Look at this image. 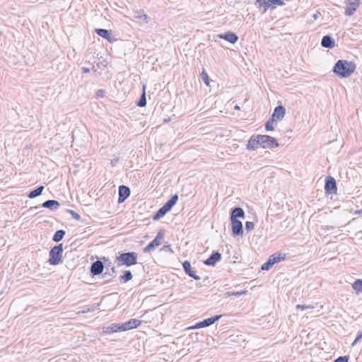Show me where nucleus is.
Returning a JSON list of instances; mask_svg holds the SVG:
<instances>
[{"instance_id": "f257e3e1", "label": "nucleus", "mask_w": 362, "mask_h": 362, "mask_svg": "<svg viewBox=\"0 0 362 362\" xmlns=\"http://www.w3.org/2000/svg\"><path fill=\"white\" fill-rule=\"evenodd\" d=\"M355 70L354 62L343 59L338 60L333 68V72L340 78L349 77Z\"/></svg>"}, {"instance_id": "f03ea898", "label": "nucleus", "mask_w": 362, "mask_h": 362, "mask_svg": "<svg viewBox=\"0 0 362 362\" xmlns=\"http://www.w3.org/2000/svg\"><path fill=\"white\" fill-rule=\"evenodd\" d=\"M245 211L240 207H235L231 210L230 221L232 226V232L235 235H242L243 234V223L238 218H243Z\"/></svg>"}, {"instance_id": "7ed1b4c3", "label": "nucleus", "mask_w": 362, "mask_h": 362, "mask_svg": "<svg viewBox=\"0 0 362 362\" xmlns=\"http://www.w3.org/2000/svg\"><path fill=\"white\" fill-rule=\"evenodd\" d=\"M138 255L134 252L122 253L117 257L118 265L132 266L137 263Z\"/></svg>"}, {"instance_id": "20e7f679", "label": "nucleus", "mask_w": 362, "mask_h": 362, "mask_svg": "<svg viewBox=\"0 0 362 362\" xmlns=\"http://www.w3.org/2000/svg\"><path fill=\"white\" fill-rule=\"evenodd\" d=\"M63 253V246L62 244H59L53 247L49 253V263L51 265H57L62 262Z\"/></svg>"}, {"instance_id": "39448f33", "label": "nucleus", "mask_w": 362, "mask_h": 362, "mask_svg": "<svg viewBox=\"0 0 362 362\" xmlns=\"http://www.w3.org/2000/svg\"><path fill=\"white\" fill-rule=\"evenodd\" d=\"M260 147L263 148H273L279 146V143L274 137L268 135H259Z\"/></svg>"}, {"instance_id": "423d86ee", "label": "nucleus", "mask_w": 362, "mask_h": 362, "mask_svg": "<svg viewBox=\"0 0 362 362\" xmlns=\"http://www.w3.org/2000/svg\"><path fill=\"white\" fill-rule=\"evenodd\" d=\"M164 238V234L160 230L158 233L156 237L144 248V252L148 253L153 251L157 247H158Z\"/></svg>"}, {"instance_id": "0eeeda50", "label": "nucleus", "mask_w": 362, "mask_h": 362, "mask_svg": "<svg viewBox=\"0 0 362 362\" xmlns=\"http://www.w3.org/2000/svg\"><path fill=\"white\" fill-rule=\"evenodd\" d=\"M323 305H320L319 308L315 310V307L313 305H297L296 308L297 309H301L303 310H308L306 313L307 317L308 316L311 317H316L319 316L320 315V310L322 309Z\"/></svg>"}, {"instance_id": "6e6552de", "label": "nucleus", "mask_w": 362, "mask_h": 362, "mask_svg": "<svg viewBox=\"0 0 362 362\" xmlns=\"http://www.w3.org/2000/svg\"><path fill=\"white\" fill-rule=\"evenodd\" d=\"M221 317V315H215L214 317L205 319L202 322H197L194 326L190 327L189 329H200L202 327H209V326L213 325L214 323H215L216 322H217Z\"/></svg>"}, {"instance_id": "1a4fd4ad", "label": "nucleus", "mask_w": 362, "mask_h": 362, "mask_svg": "<svg viewBox=\"0 0 362 362\" xmlns=\"http://www.w3.org/2000/svg\"><path fill=\"white\" fill-rule=\"evenodd\" d=\"M346 9L345 15L348 16H352L359 6L360 0H345Z\"/></svg>"}, {"instance_id": "9d476101", "label": "nucleus", "mask_w": 362, "mask_h": 362, "mask_svg": "<svg viewBox=\"0 0 362 362\" xmlns=\"http://www.w3.org/2000/svg\"><path fill=\"white\" fill-rule=\"evenodd\" d=\"M141 324V321L136 319H131L122 325V331H127L138 327Z\"/></svg>"}, {"instance_id": "9b49d317", "label": "nucleus", "mask_w": 362, "mask_h": 362, "mask_svg": "<svg viewBox=\"0 0 362 362\" xmlns=\"http://www.w3.org/2000/svg\"><path fill=\"white\" fill-rule=\"evenodd\" d=\"M285 114L286 109L282 105H279L275 107L272 115V119L274 121H280L284 117Z\"/></svg>"}, {"instance_id": "f8f14e48", "label": "nucleus", "mask_w": 362, "mask_h": 362, "mask_svg": "<svg viewBox=\"0 0 362 362\" xmlns=\"http://www.w3.org/2000/svg\"><path fill=\"white\" fill-rule=\"evenodd\" d=\"M95 33L100 37L106 39L110 42H113L116 40V39L112 36V31L103 29V28H97L95 29Z\"/></svg>"}, {"instance_id": "ddd939ff", "label": "nucleus", "mask_w": 362, "mask_h": 362, "mask_svg": "<svg viewBox=\"0 0 362 362\" xmlns=\"http://www.w3.org/2000/svg\"><path fill=\"white\" fill-rule=\"evenodd\" d=\"M130 195V189L124 185H121L119 187V198L118 202L122 203L124 202Z\"/></svg>"}, {"instance_id": "4468645a", "label": "nucleus", "mask_w": 362, "mask_h": 362, "mask_svg": "<svg viewBox=\"0 0 362 362\" xmlns=\"http://www.w3.org/2000/svg\"><path fill=\"white\" fill-rule=\"evenodd\" d=\"M259 147H260L259 135L252 136L247 144V148L248 150H255Z\"/></svg>"}, {"instance_id": "2eb2a0df", "label": "nucleus", "mask_w": 362, "mask_h": 362, "mask_svg": "<svg viewBox=\"0 0 362 362\" xmlns=\"http://www.w3.org/2000/svg\"><path fill=\"white\" fill-rule=\"evenodd\" d=\"M221 259V255L218 252H213L209 258L204 261V264L208 266H214Z\"/></svg>"}, {"instance_id": "dca6fc26", "label": "nucleus", "mask_w": 362, "mask_h": 362, "mask_svg": "<svg viewBox=\"0 0 362 362\" xmlns=\"http://www.w3.org/2000/svg\"><path fill=\"white\" fill-rule=\"evenodd\" d=\"M217 37L221 39H224L232 44L235 43L238 40V35L230 31L226 32L223 34H219Z\"/></svg>"}, {"instance_id": "f3484780", "label": "nucleus", "mask_w": 362, "mask_h": 362, "mask_svg": "<svg viewBox=\"0 0 362 362\" xmlns=\"http://www.w3.org/2000/svg\"><path fill=\"white\" fill-rule=\"evenodd\" d=\"M104 269L103 263L101 261L94 262L90 267V272L93 276L100 274Z\"/></svg>"}, {"instance_id": "a211bd4d", "label": "nucleus", "mask_w": 362, "mask_h": 362, "mask_svg": "<svg viewBox=\"0 0 362 362\" xmlns=\"http://www.w3.org/2000/svg\"><path fill=\"white\" fill-rule=\"evenodd\" d=\"M182 267L187 274L195 280H199L200 276L195 274V272L192 270L191 264L189 261H185L182 263Z\"/></svg>"}, {"instance_id": "6ab92c4d", "label": "nucleus", "mask_w": 362, "mask_h": 362, "mask_svg": "<svg viewBox=\"0 0 362 362\" xmlns=\"http://www.w3.org/2000/svg\"><path fill=\"white\" fill-rule=\"evenodd\" d=\"M325 189L329 192H335L337 191V183L332 177H328L325 181Z\"/></svg>"}, {"instance_id": "aec40b11", "label": "nucleus", "mask_w": 362, "mask_h": 362, "mask_svg": "<svg viewBox=\"0 0 362 362\" xmlns=\"http://www.w3.org/2000/svg\"><path fill=\"white\" fill-rule=\"evenodd\" d=\"M122 332V325L119 323H112L107 327H103V332L107 334H110L112 333Z\"/></svg>"}, {"instance_id": "412c9836", "label": "nucleus", "mask_w": 362, "mask_h": 362, "mask_svg": "<svg viewBox=\"0 0 362 362\" xmlns=\"http://www.w3.org/2000/svg\"><path fill=\"white\" fill-rule=\"evenodd\" d=\"M321 45L325 48H333L335 46V42L329 35H325L321 40Z\"/></svg>"}, {"instance_id": "4be33fe9", "label": "nucleus", "mask_w": 362, "mask_h": 362, "mask_svg": "<svg viewBox=\"0 0 362 362\" xmlns=\"http://www.w3.org/2000/svg\"><path fill=\"white\" fill-rule=\"evenodd\" d=\"M59 203L57 200L49 199L42 203V206L50 209H57L59 206Z\"/></svg>"}, {"instance_id": "5701e85b", "label": "nucleus", "mask_w": 362, "mask_h": 362, "mask_svg": "<svg viewBox=\"0 0 362 362\" xmlns=\"http://www.w3.org/2000/svg\"><path fill=\"white\" fill-rule=\"evenodd\" d=\"M168 211H170L164 205L160 208L156 214L153 216V219L158 221L163 217Z\"/></svg>"}, {"instance_id": "b1692460", "label": "nucleus", "mask_w": 362, "mask_h": 362, "mask_svg": "<svg viewBox=\"0 0 362 362\" xmlns=\"http://www.w3.org/2000/svg\"><path fill=\"white\" fill-rule=\"evenodd\" d=\"M178 200V195L174 194L173 195L170 199L164 204V206L170 211L171 209L175 205Z\"/></svg>"}, {"instance_id": "393cba45", "label": "nucleus", "mask_w": 362, "mask_h": 362, "mask_svg": "<svg viewBox=\"0 0 362 362\" xmlns=\"http://www.w3.org/2000/svg\"><path fill=\"white\" fill-rule=\"evenodd\" d=\"M43 189H44V186L41 185V186L38 187L37 188H36L35 189L30 192L28 197L30 199L35 198L42 194Z\"/></svg>"}, {"instance_id": "a878e982", "label": "nucleus", "mask_w": 362, "mask_h": 362, "mask_svg": "<svg viewBox=\"0 0 362 362\" xmlns=\"http://www.w3.org/2000/svg\"><path fill=\"white\" fill-rule=\"evenodd\" d=\"M133 277L132 272L129 270H126L124 272V274L120 276V281L122 283H127L130 281Z\"/></svg>"}, {"instance_id": "bb28decb", "label": "nucleus", "mask_w": 362, "mask_h": 362, "mask_svg": "<svg viewBox=\"0 0 362 362\" xmlns=\"http://www.w3.org/2000/svg\"><path fill=\"white\" fill-rule=\"evenodd\" d=\"M65 233H66V232L64 230H59L56 231L52 238L53 241H54L56 243L61 241L63 239Z\"/></svg>"}, {"instance_id": "cd10ccee", "label": "nucleus", "mask_w": 362, "mask_h": 362, "mask_svg": "<svg viewBox=\"0 0 362 362\" xmlns=\"http://www.w3.org/2000/svg\"><path fill=\"white\" fill-rule=\"evenodd\" d=\"M286 257V254H279L278 255H273L269 257L270 261H272V264H274L284 260Z\"/></svg>"}, {"instance_id": "c85d7f7f", "label": "nucleus", "mask_w": 362, "mask_h": 362, "mask_svg": "<svg viewBox=\"0 0 362 362\" xmlns=\"http://www.w3.org/2000/svg\"><path fill=\"white\" fill-rule=\"evenodd\" d=\"M256 6L261 8L264 7L263 12H266L267 8L269 7L270 4L268 2V0H257L255 2Z\"/></svg>"}, {"instance_id": "c756f323", "label": "nucleus", "mask_w": 362, "mask_h": 362, "mask_svg": "<svg viewBox=\"0 0 362 362\" xmlns=\"http://www.w3.org/2000/svg\"><path fill=\"white\" fill-rule=\"evenodd\" d=\"M354 290L357 293L362 292V279H357L352 284Z\"/></svg>"}, {"instance_id": "7c9ffc66", "label": "nucleus", "mask_w": 362, "mask_h": 362, "mask_svg": "<svg viewBox=\"0 0 362 362\" xmlns=\"http://www.w3.org/2000/svg\"><path fill=\"white\" fill-rule=\"evenodd\" d=\"M98 305H93L90 307L85 308L83 310L77 312V313L79 314V313H90V312H93L96 309H98Z\"/></svg>"}, {"instance_id": "2f4dec72", "label": "nucleus", "mask_w": 362, "mask_h": 362, "mask_svg": "<svg viewBox=\"0 0 362 362\" xmlns=\"http://www.w3.org/2000/svg\"><path fill=\"white\" fill-rule=\"evenodd\" d=\"M146 98L145 92H144L137 103V105L139 107H144V106H146Z\"/></svg>"}, {"instance_id": "473e14b6", "label": "nucleus", "mask_w": 362, "mask_h": 362, "mask_svg": "<svg viewBox=\"0 0 362 362\" xmlns=\"http://www.w3.org/2000/svg\"><path fill=\"white\" fill-rule=\"evenodd\" d=\"M274 120H272V119H269L265 124V129L267 131H272L274 129V127L273 126Z\"/></svg>"}, {"instance_id": "72a5a7b5", "label": "nucleus", "mask_w": 362, "mask_h": 362, "mask_svg": "<svg viewBox=\"0 0 362 362\" xmlns=\"http://www.w3.org/2000/svg\"><path fill=\"white\" fill-rule=\"evenodd\" d=\"M201 76H202V78L204 81V83L206 86H209V75L207 74V73L206 72V71L204 69L202 71Z\"/></svg>"}, {"instance_id": "f704fd0d", "label": "nucleus", "mask_w": 362, "mask_h": 362, "mask_svg": "<svg viewBox=\"0 0 362 362\" xmlns=\"http://www.w3.org/2000/svg\"><path fill=\"white\" fill-rule=\"evenodd\" d=\"M274 264H272V261H270V259L269 258L268 260L264 263L262 267H261V269L262 270H269Z\"/></svg>"}, {"instance_id": "c9c22d12", "label": "nucleus", "mask_w": 362, "mask_h": 362, "mask_svg": "<svg viewBox=\"0 0 362 362\" xmlns=\"http://www.w3.org/2000/svg\"><path fill=\"white\" fill-rule=\"evenodd\" d=\"M67 211L72 216V217L74 219H76L77 221L80 220L81 216H80V215L78 213H76L74 210H71V209H68Z\"/></svg>"}, {"instance_id": "e433bc0d", "label": "nucleus", "mask_w": 362, "mask_h": 362, "mask_svg": "<svg viewBox=\"0 0 362 362\" xmlns=\"http://www.w3.org/2000/svg\"><path fill=\"white\" fill-rule=\"evenodd\" d=\"M255 228V224L252 221H246L245 223V229L248 231L253 230Z\"/></svg>"}, {"instance_id": "4c0bfd02", "label": "nucleus", "mask_w": 362, "mask_h": 362, "mask_svg": "<svg viewBox=\"0 0 362 362\" xmlns=\"http://www.w3.org/2000/svg\"><path fill=\"white\" fill-rule=\"evenodd\" d=\"M268 2L270 4H274V5H278V6H283L284 5V2L281 0H268Z\"/></svg>"}, {"instance_id": "58836bf2", "label": "nucleus", "mask_w": 362, "mask_h": 362, "mask_svg": "<svg viewBox=\"0 0 362 362\" xmlns=\"http://www.w3.org/2000/svg\"><path fill=\"white\" fill-rule=\"evenodd\" d=\"M334 362H349L348 358L346 356H340L338 358H337Z\"/></svg>"}, {"instance_id": "ea45409f", "label": "nucleus", "mask_w": 362, "mask_h": 362, "mask_svg": "<svg viewBox=\"0 0 362 362\" xmlns=\"http://www.w3.org/2000/svg\"><path fill=\"white\" fill-rule=\"evenodd\" d=\"M136 18L142 19L145 21V23H148V16L146 14L138 15Z\"/></svg>"}, {"instance_id": "a19ab883", "label": "nucleus", "mask_w": 362, "mask_h": 362, "mask_svg": "<svg viewBox=\"0 0 362 362\" xmlns=\"http://www.w3.org/2000/svg\"><path fill=\"white\" fill-rule=\"evenodd\" d=\"M162 250H170L172 252V250H171V247H170V245H165L162 247L161 249Z\"/></svg>"}, {"instance_id": "79ce46f5", "label": "nucleus", "mask_w": 362, "mask_h": 362, "mask_svg": "<svg viewBox=\"0 0 362 362\" xmlns=\"http://www.w3.org/2000/svg\"><path fill=\"white\" fill-rule=\"evenodd\" d=\"M320 16V12H316L315 13L313 14V17L315 20H317Z\"/></svg>"}, {"instance_id": "37998d69", "label": "nucleus", "mask_w": 362, "mask_h": 362, "mask_svg": "<svg viewBox=\"0 0 362 362\" xmlns=\"http://www.w3.org/2000/svg\"><path fill=\"white\" fill-rule=\"evenodd\" d=\"M90 69H89V68H87V67H83V68H82V71H83V73L87 74V73H89V72H90Z\"/></svg>"}, {"instance_id": "c03bdc74", "label": "nucleus", "mask_w": 362, "mask_h": 362, "mask_svg": "<svg viewBox=\"0 0 362 362\" xmlns=\"http://www.w3.org/2000/svg\"><path fill=\"white\" fill-rule=\"evenodd\" d=\"M362 214V209H360V210H356V211H354V214H356V215H360V214Z\"/></svg>"}, {"instance_id": "a18cd8bd", "label": "nucleus", "mask_w": 362, "mask_h": 362, "mask_svg": "<svg viewBox=\"0 0 362 362\" xmlns=\"http://www.w3.org/2000/svg\"><path fill=\"white\" fill-rule=\"evenodd\" d=\"M362 338V333L358 334V336L356 337V340H359Z\"/></svg>"}, {"instance_id": "49530a36", "label": "nucleus", "mask_w": 362, "mask_h": 362, "mask_svg": "<svg viewBox=\"0 0 362 362\" xmlns=\"http://www.w3.org/2000/svg\"><path fill=\"white\" fill-rule=\"evenodd\" d=\"M117 161H118V159H114V160H111V163H112V165H114V164H115V163H116Z\"/></svg>"}, {"instance_id": "de8ad7c7", "label": "nucleus", "mask_w": 362, "mask_h": 362, "mask_svg": "<svg viewBox=\"0 0 362 362\" xmlns=\"http://www.w3.org/2000/svg\"><path fill=\"white\" fill-rule=\"evenodd\" d=\"M358 340H356V339L354 341V342L352 343V346H354L356 344H357V341Z\"/></svg>"}, {"instance_id": "09e8293b", "label": "nucleus", "mask_w": 362, "mask_h": 362, "mask_svg": "<svg viewBox=\"0 0 362 362\" xmlns=\"http://www.w3.org/2000/svg\"><path fill=\"white\" fill-rule=\"evenodd\" d=\"M111 272H112V273H115V267H114L111 268Z\"/></svg>"}, {"instance_id": "8fccbe9b", "label": "nucleus", "mask_w": 362, "mask_h": 362, "mask_svg": "<svg viewBox=\"0 0 362 362\" xmlns=\"http://www.w3.org/2000/svg\"><path fill=\"white\" fill-rule=\"evenodd\" d=\"M235 110H239V109H240V107H239V106L236 105V106L235 107Z\"/></svg>"}, {"instance_id": "3c124183", "label": "nucleus", "mask_w": 362, "mask_h": 362, "mask_svg": "<svg viewBox=\"0 0 362 362\" xmlns=\"http://www.w3.org/2000/svg\"><path fill=\"white\" fill-rule=\"evenodd\" d=\"M232 294H233V295L238 296V295H239L240 293H232Z\"/></svg>"}]
</instances>
